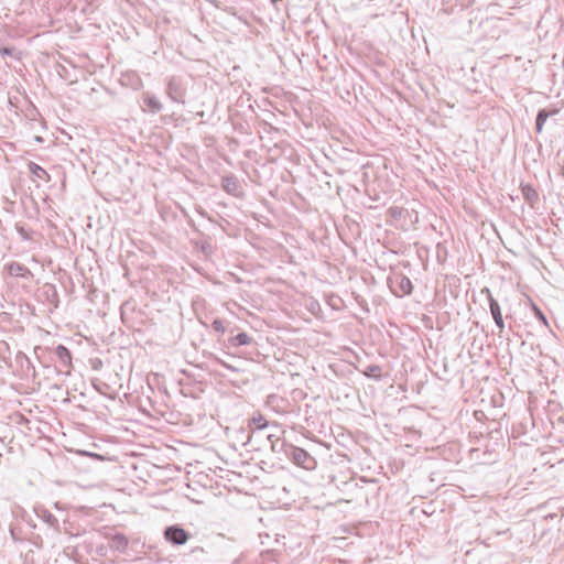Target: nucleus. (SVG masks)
I'll use <instances>...</instances> for the list:
<instances>
[{"instance_id": "obj_1", "label": "nucleus", "mask_w": 564, "mask_h": 564, "mask_svg": "<svg viewBox=\"0 0 564 564\" xmlns=\"http://www.w3.org/2000/svg\"><path fill=\"white\" fill-rule=\"evenodd\" d=\"M286 458L290 459L293 464L299 467H302L306 470H313L316 468V459L304 448L297 447L295 445H291L285 448Z\"/></svg>"}, {"instance_id": "obj_2", "label": "nucleus", "mask_w": 564, "mask_h": 564, "mask_svg": "<svg viewBox=\"0 0 564 564\" xmlns=\"http://www.w3.org/2000/svg\"><path fill=\"white\" fill-rule=\"evenodd\" d=\"M388 284L391 292L398 297L410 295L413 292L411 280L401 272H394L388 278Z\"/></svg>"}, {"instance_id": "obj_3", "label": "nucleus", "mask_w": 564, "mask_h": 564, "mask_svg": "<svg viewBox=\"0 0 564 564\" xmlns=\"http://www.w3.org/2000/svg\"><path fill=\"white\" fill-rule=\"evenodd\" d=\"M187 91L186 80L181 76H172L167 80L166 94L175 102L184 104Z\"/></svg>"}, {"instance_id": "obj_4", "label": "nucleus", "mask_w": 564, "mask_h": 564, "mask_svg": "<svg viewBox=\"0 0 564 564\" xmlns=\"http://www.w3.org/2000/svg\"><path fill=\"white\" fill-rule=\"evenodd\" d=\"M481 293L487 295L490 314L495 321V324L499 328V336L501 337L503 329H505V321L502 317L500 305H499L498 301L492 296V294L488 288H484L481 290Z\"/></svg>"}, {"instance_id": "obj_5", "label": "nucleus", "mask_w": 564, "mask_h": 564, "mask_svg": "<svg viewBox=\"0 0 564 564\" xmlns=\"http://www.w3.org/2000/svg\"><path fill=\"white\" fill-rule=\"evenodd\" d=\"M164 538L173 545H184L189 539V533L182 527L174 524L164 529Z\"/></svg>"}, {"instance_id": "obj_6", "label": "nucleus", "mask_w": 564, "mask_h": 564, "mask_svg": "<svg viewBox=\"0 0 564 564\" xmlns=\"http://www.w3.org/2000/svg\"><path fill=\"white\" fill-rule=\"evenodd\" d=\"M269 426H270V423L262 415L259 414L258 416H253L249 421L250 433L248 435V438H247V442L245 443V445L251 444V442L253 441V437L259 436Z\"/></svg>"}, {"instance_id": "obj_7", "label": "nucleus", "mask_w": 564, "mask_h": 564, "mask_svg": "<svg viewBox=\"0 0 564 564\" xmlns=\"http://www.w3.org/2000/svg\"><path fill=\"white\" fill-rule=\"evenodd\" d=\"M6 270L11 276H19L22 279L31 280L33 278L32 271L24 264L12 261L6 265Z\"/></svg>"}, {"instance_id": "obj_8", "label": "nucleus", "mask_w": 564, "mask_h": 564, "mask_svg": "<svg viewBox=\"0 0 564 564\" xmlns=\"http://www.w3.org/2000/svg\"><path fill=\"white\" fill-rule=\"evenodd\" d=\"M55 355L57 356L62 367L66 368L65 375H70V369L73 368L72 364V354L69 349L64 345H58L55 348Z\"/></svg>"}, {"instance_id": "obj_9", "label": "nucleus", "mask_w": 564, "mask_h": 564, "mask_svg": "<svg viewBox=\"0 0 564 564\" xmlns=\"http://www.w3.org/2000/svg\"><path fill=\"white\" fill-rule=\"evenodd\" d=\"M221 187L226 193L238 196L240 184L235 175H227L221 178Z\"/></svg>"}, {"instance_id": "obj_10", "label": "nucleus", "mask_w": 564, "mask_h": 564, "mask_svg": "<svg viewBox=\"0 0 564 564\" xmlns=\"http://www.w3.org/2000/svg\"><path fill=\"white\" fill-rule=\"evenodd\" d=\"M558 110L557 109H554L552 111H549L546 109H540L536 113V118H535V131L536 133H541L542 130H543V126L544 123L546 122L547 118L552 115H555L557 113Z\"/></svg>"}, {"instance_id": "obj_11", "label": "nucleus", "mask_w": 564, "mask_h": 564, "mask_svg": "<svg viewBox=\"0 0 564 564\" xmlns=\"http://www.w3.org/2000/svg\"><path fill=\"white\" fill-rule=\"evenodd\" d=\"M252 341V338L247 333H239L236 336H232L228 339V347H240L250 345Z\"/></svg>"}, {"instance_id": "obj_12", "label": "nucleus", "mask_w": 564, "mask_h": 564, "mask_svg": "<svg viewBox=\"0 0 564 564\" xmlns=\"http://www.w3.org/2000/svg\"><path fill=\"white\" fill-rule=\"evenodd\" d=\"M521 192L525 202L530 205L535 204L539 200V194L536 189L530 184H522Z\"/></svg>"}, {"instance_id": "obj_13", "label": "nucleus", "mask_w": 564, "mask_h": 564, "mask_svg": "<svg viewBox=\"0 0 564 564\" xmlns=\"http://www.w3.org/2000/svg\"><path fill=\"white\" fill-rule=\"evenodd\" d=\"M110 547L112 550L123 552L128 547V539L122 533H116L110 540Z\"/></svg>"}, {"instance_id": "obj_14", "label": "nucleus", "mask_w": 564, "mask_h": 564, "mask_svg": "<svg viewBox=\"0 0 564 564\" xmlns=\"http://www.w3.org/2000/svg\"><path fill=\"white\" fill-rule=\"evenodd\" d=\"M36 514L43 519L45 523H47L50 527L57 529L58 528V520L57 518L51 513L48 510L41 508L36 510Z\"/></svg>"}, {"instance_id": "obj_15", "label": "nucleus", "mask_w": 564, "mask_h": 564, "mask_svg": "<svg viewBox=\"0 0 564 564\" xmlns=\"http://www.w3.org/2000/svg\"><path fill=\"white\" fill-rule=\"evenodd\" d=\"M29 171L30 173L40 180L50 181V174L46 172L45 169H43L41 165L36 164L35 162L29 163Z\"/></svg>"}, {"instance_id": "obj_16", "label": "nucleus", "mask_w": 564, "mask_h": 564, "mask_svg": "<svg viewBox=\"0 0 564 564\" xmlns=\"http://www.w3.org/2000/svg\"><path fill=\"white\" fill-rule=\"evenodd\" d=\"M381 370V367L378 365H369L365 370H362V373L368 378H372L379 381L382 378Z\"/></svg>"}, {"instance_id": "obj_17", "label": "nucleus", "mask_w": 564, "mask_h": 564, "mask_svg": "<svg viewBox=\"0 0 564 564\" xmlns=\"http://www.w3.org/2000/svg\"><path fill=\"white\" fill-rule=\"evenodd\" d=\"M292 444L286 443L284 440L280 437H275L274 442H272L271 451L275 454H283L286 457L285 448L291 446Z\"/></svg>"}, {"instance_id": "obj_18", "label": "nucleus", "mask_w": 564, "mask_h": 564, "mask_svg": "<svg viewBox=\"0 0 564 564\" xmlns=\"http://www.w3.org/2000/svg\"><path fill=\"white\" fill-rule=\"evenodd\" d=\"M0 54L3 57L8 56L15 61H19L21 58L20 52L14 46L2 45L1 43H0Z\"/></svg>"}, {"instance_id": "obj_19", "label": "nucleus", "mask_w": 564, "mask_h": 564, "mask_svg": "<svg viewBox=\"0 0 564 564\" xmlns=\"http://www.w3.org/2000/svg\"><path fill=\"white\" fill-rule=\"evenodd\" d=\"M144 104L151 109L152 112H159L162 110L163 106L161 101L155 97L151 95H147L144 97Z\"/></svg>"}, {"instance_id": "obj_20", "label": "nucleus", "mask_w": 564, "mask_h": 564, "mask_svg": "<svg viewBox=\"0 0 564 564\" xmlns=\"http://www.w3.org/2000/svg\"><path fill=\"white\" fill-rule=\"evenodd\" d=\"M532 311L535 315V317L546 327H549L547 318L544 315V313L534 304L532 303Z\"/></svg>"}, {"instance_id": "obj_21", "label": "nucleus", "mask_w": 564, "mask_h": 564, "mask_svg": "<svg viewBox=\"0 0 564 564\" xmlns=\"http://www.w3.org/2000/svg\"><path fill=\"white\" fill-rule=\"evenodd\" d=\"M212 327H213L214 330H216L218 333H221V334H224L226 332V327H225L224 321H221L219 318H216V319L213 321Z\"/></svg>"}, {"instance_id": "obj_22", "label": "nucleus", "mask_w": 564, "mask_h": 564, "mask_svg": "<svg viewBox=\"0 0 564 564\" xmlns=\"http://www.w3.org/2000/svg\"><path fill=\"white\" fill-rule=\"evenodd\" d=\"M275 437L278 436L272 433L265 434V441L270 444V446H272V442H274Z\"/></svg>"}, {"instance_id": "obj_23", "label": "nucleus", "mask_w": 564, "mask_h": 564, "mask_svg": "<svg viewBox=\"0 0 564 564\" xmlns=\"http://www.w3.org/2000/svg\"><path fill=\"white\" fill-rule=\"evenodd\" d=\"M390 213H391V215H392L393 217H397V216L401 215V210H400V209H398L397 207H394V208H393V207H392V208H390Z\"/></svg>"}, {"instance_id": "obj_24", "label": "nucleus", "mask_w": 564, "mask_h": 564, "mask_svg": "<svg viewBox=\"0 0 564 564\" xmlns=\"http://www.w3.org/2000/svg\"><path fill=\"white\" fill-rule=\"evenodd\" d=\"M10 534H11V536H12V539H13L14 541H18V540H19V538H18V535H17V533H15V529H14V528H12V527L10 528Z\"/></svg>"}, {"instance_id": "obj_25", "label": "nucleus", "mask_w": 564, "mask_h": 564, "mask_svg": "<svg viewBox=\"0 0 564 564\" xmlns=\"http://www.w3.org/2000/svg\"><path fill=\"white\" fill-rule=\"evenodd\" d=\"M258 443H260L262 440H265V433L262 432L259 436L253 437Z\"/></svg>"}, {"instance_id": "obj_26", "label": "nucleus", "mask_w": 564, "mask_h": 564, "mask_svg": "<svg viewBox=\"0 0 564 564\" xmlns=\"http://www.w3.org/2000/svg\"><path fill=\"white\" fill-rule=\"evenodd\" d=\"M561 175L564 177V159H563V163L561 165Z\"/></svg>"}, {"instance_id": "obj_27", "label": "nucleus", "mask_w": 564, "mask_h": 564, "mask_svg": "<svg viewBox=\"0 0 564 564\" xmlns=\"http://www.w3.org/2000/svg\"><path fill=\"white\" fill-rule=\"evenodd\" d=\"M209 247H210L209 245H203V246H202V250H203L204 252H206L207 248H209Z\"/></svg>"}, {"instance_id": "obj_28", "label": "nucleus", "mask_w": 564, "mask_h": 564, "mask_svg": "<svg viewBox=\"0 0 564 564\" xmlns=\"http://www.w3.org/2000/svg\"><path fill=\"white\" fill-rule=\"evenodd\" d=\"M189 225H191V227H192L194 230H197V229H196V227H195V225H194V223H192V221H191V223H189Z\"/></svg>"}, {"instance_id": "obj_29", "label": "nucleus", "mask_w": 564, "mask_h": 564, "mask_svg": "<svg viewBox=\"0 0 564 564\" xmlns=\"http://www.w3.org/2000/svg\"><path fill=\"white\" fill-rule=\"evenodd\" d=\"M95 388L97 389V391L102 392V391H101V390H102V387H99V388H98L97 386H95Z\"/></svg>"}, {"instance_id": "obj_30", "label": "nucleus", "mask_w": 564, "mask_h": 564, "mask_svg": "<svg viewBox=\"0 0 564 564\" xmlns=\"http://www.w3.org/2000/svg\"><path fill=\"white\" fill-rule=\"evenodd\" d=\"M95 388L97 389V391L102 392V391H101V390H102V387H99V388H98L97 386H95Z\"/></svg>"}, {"instance_id": "obj_31", "label": "nucleus", "mask_w": 564, "mask_h": 564, "mask_svg": "<svg viewBox=\"0 0 564 564\" xmlns=\"http://www.w3.org/2000/svg\"><path fill=\"white\" fill-rule=\"evenodd\" d=\"M48 288L55 292V286L54 285H48Z\"/></svg>"}]
</instances>
